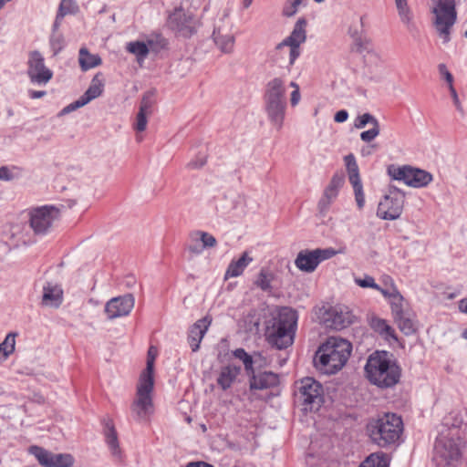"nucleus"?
Wrapping results in <instances>:
<instances>
[{
  "mask_svg": "<svg viewBox=\"0 0 467 467\" xmlns=\"http://www.w3.org/2000/svg\"><path fill=\"white\" fill-rule=\"evenodd\" d=\"M297 398L305 410H317L323 402V387L313 378L302 379L297 387Z\"/></svg>",
  "mask_w": 467,
  "mask_h": 467,
  "instance_id": "9d476101",
  "label": "nucleus"
},
{
  "mask_svg": "<svg viewBox=\"0 0 467 467\" xmlns=\"http://www.w3.org/2000/svg\"><path fill=\"white\" fill-rule=\"evenodd\" d=\"M342 183V179L339 177L334 176L331 179L329 184L324 191L322 198L318 202V210L321 213H326L327 212L331 203L337 197Z\"/></svg>",
  "mask_w": 467,
  "mask_h": 467,
  "instance_id": "bb28decb",
  "label": "nucleus"
},
{
  "mask_svg": "<svg viewBox=\"0 0 467 467\" xmlns=\"http://www.w3.org/2000/svg\"><path fill=\"white\" fill-rule=\"evenodd\" d=\"M377 149V145L373 144V145H369L366 148H363L361 150V154L362 155H368L370 154L373 150H375Z\"/></svg>",
  "mask_w": 467,
  "mask_h": 467,
  "instance_id": "bf43d9fd",
  "label": "nucleus"
},
{
  "mask_svg": "<svg viewBox=\"0 0 467 467\" xmlns=\"http://www.w3.org/2000/svg\"><path fill=\"white\" fill-rule=\"evenodd\" d=\"M462 337L467 339V328L462 332Z\"/></svg>",
  "mask_w": 467,
  "mask_h": 467,
  "instance_id": "338daca9",
  "label": "nucleus"
},
{
  "mask_svg": "<svg viewBox=\"0 0 467 467\" xmlns=\"http://www.w3.org/2000/svg\"><path fill=\"white\" fill-rule=\"evenodd\" d=\"M354 316L348 306H329L323 315L325 324L334 329H342L353 323Z\"/></svg>",
  "mask_w": 467,
  "mask_h": 467,
  "instance_id": "aec40b11",
  "label": "nucleus"
},
{
  "mask_svg": "<svg viewBox=\"0 0 467 467\" xmlns=\"http://www.w3.org/2000/svg\"><path fill=\"white\" fill-rule=\"evenodd\" d=\"M169 26L181 36L189 37L196 32L200 23L192 15L179 10L170 16Z\"/></svg>",
  "mask_w": 467,
  "mask_h": 467,
  "instance_id": "6ab92c4d",
  "label": "nucleus"
},
{
  "mask_svg": "<svg viewBox=\"0 0 467 467\" xmlns=\"http://www.w3.org/2000/svg\"><path fill=\"white\" fill-rule=\"evenodd\" d=\"M185 467H214L204 462H190Z\"/></svg>",
  "mask_w": 467,
  "mask_h": 467,
  "instance_id": "4d7b16f0",
  "label": "nucleus"
},
{
  "mask_svg": "<svg viewBox=\"0 0 467 467\" xmlns=\"http://www.w3.org/2000/svg\"><path fill=\"white\" fill-rule=\"evenodd\" d=\"M253 260L247 251H244L238 259H233L224 273V280L242 275Z\"/></svg>",
  "mask_w": 467,
  "mask_h": 467,
  "instance_id": "cd10ccee",
  "label": "nucleus"
},
{
  "mask_svg": "<svg viewBox=\"0 0 467 467\" xmlns=\"http://www.w3.org/2000/svg\"><path fill=\"white\" fill-rule=\"evenodd\" d=\"M387 279L389 280V286H386L385 288H383L379 285V289L376 290L379 291L385 298H388L389 300L397 294V292H399V290L393 279L390 276H387Z\"/></svg>",
  "mask_w": 467,
  "mask_h": 467,
  "instance_id": "c03bdc74",
  "label": "nucleus"
},
{
  "mask_svg": "<svg viewBox=\"0 0 467 467\" xmlns=\"http://www.w3.org/2000/svg\"><path fill=\"white\" fill-rule=\"evenodd\" d=\"M58 215L59 210L52 205L35 208L30 212V226L36 234H46Z\"/></svg>",
  "mask_w": 467,
  "mask_h": 467,
  "instance_id": "2eb2a0df",
  "label": "nucleus"
},
{
  "mask_svg": "<svg viewBox=\"0 0 467 467\" xmlns=\"http://www.w3.org/2000/svg\"><path fill=\"white\" fill-rule=\"evenodd\" d=\"M459 310L462 313L467 314V297L459 301Z\"/></svg>",
  "mask_w": 467,
  "mask_h": 467,
  "instance_id": "13d9d810",
  "label": "nucleus"
},
{
  "mask_svg": "<svg viewBox=\"0 0 467 467\" xmlns=\"http://www.w3.org/2000/svg\"><path fill=\"white\" fill-rule=\"evenodd\" d=\"M365 374L371 384L388 389L400 381L401 368L389 352L376 351L367 360Z\"/></svg>",
  "mask_w": 467,
  "mask_h": 467,
  "instance_id": "f03ea898",
  "label": "nucleus"
},
{
  "mask_svg": "<svg viewBox=\"0 0 467 467\" xmlns=\"http://www.w3.org/2000/svg\"><path fill=\"white\" fill-rule=\"evenodd\" d=\"M12 175L10 173V171L6 167L0 168V180H11Z\"/></svg>",
  "mask_w": 467,
  "mask_h": 467,
  "instance_id": "5fc2aeb1",
  "label": "nucleus"
},
{
  "mask_svg": "<svg viewBox=\"0 0 467 467\" xmlns=\"http://www.w3.org/2000/svg\"><path fill=\"white\" fill-rule=\"evenodd\" d=\"M240 372L241 368L234 365H227L223 367L217 377V384L223 390L230 389Z\"/></svg>",
  "mask_w": 467,
  "mask_h": 467,
  "instance_id": "c85d7f7f",
  "label": "nucleus"
},
{
  "mask_svg": "<svg viewBox=\"0 0 467 467\" xmlns=\"http://www.w3.org/2000/svg\"><path fill=\"white\" fill-rule=\"evenodd\" d=\"M348 111L345 109H342V110L337 111L335 114L334 120L336 122L342 123V122H345L348 119Z\"/></svg>",
  "mask_w": 467,
  "mask_h": 467,
  "instance_id": "864d4df0",
  "label": "nucleus"
},
{
  "mask_svg": "<svg viewBox=\"0 0 467 467\" xmlns=\"http://www.w3.org/2000/svg\"><path fill=\"white\" fill-rule=\"evenodd\" d=\"M137 140L140 142L142 140V137L141 136H137Z\"/></svg>",
  "mask_w": 467,
  "mask_h": 467,
  "instance_id": "774afa93",
  "label": "nucleus"
},
{
  "mask_svg": "<svg viewBox=\"0 0 467 467\" xmlns=\"http://www.w3.org/2000/svg\"><path fill=\"white\" fill-rule=\"evenodd\" d=\"M28 451L44 467H72L74 464V458L69 453H55L36 445L30 446Z\"/></svg>",
  "mask_w": 467,
  "mask_h": 467,
  "instance_id": "4468645a",
  "label": "nucleus"
},
{
  "mask_svg": "<svg viewBox=\"0 0 467 467\" xmlns=\"http://www.w3.org/2000/svg\"><path fill=\"white\" fill-rule=\"evenodd\" d=\"M439 71L440 73L444 77L445 80L447 81V83L449 84V88H450V90L451 91V93L456 96V91L453 88V77L452 75L449 72V70L447 69L446 66L443 65V64H441L439 66Z\"/></svg>",
  "mask_w": 467,
  "mask_h": 467,
  "instance_id": "8fccbe9b",
  "label": "nucleus"
},
{
  "mask_svg": "<svg viewBox=\"0 0 467 467\" xmlns=\"http://www.w3.org/2000/svg\"><path fill=\"white\" fill-rule=\"evenodd\" d=\"M359 467H389L388 457L383 452L371 453Z\"/></svg>",
  "mask_w": 467,
  "mask_h": 467,
  "instance_id": "e433bc0d",
  "label": "nucleus"
},
{
  "mask_svg": "<svg viewBox=\"0 0 467 467\" xmlns=\"http://www.w3.org/2000/svg\"><path fill=\"white\" fill-rule=\"evenodd\" d=\"M306 21L304 18L298 19L290 36L277 45V49L279 51H283L285 48L289 47L288 67L293 66L300 55V45L306 39Z\"/></svg>",
  "mask_w": 467,
  "mask_h": 467,
  "instance_id": "f8f14e48",
  "label": "nucleus"
},
{
  "mask_svg": "<svg viewBox=\"0 0 467 467\" xmlns=\"http://www.w3.org/2000/svg\"><path fill=\"white\" fill-rule=\"evenodd\" d=\"M395 4L401 21L404 23H409L411 19V16L407 0H395Z\"/></svg>",
  "mask_w": 467,
  "mask_h": 467,
  "instance_id": "a19ab883",
  "label": "nucleus"
},
{
  "mask_svg": "<svg viewBox=\"0 0 467 467\" xmlns=\"http://www.w3.org/2000/svg\"><path fill=\"white\" fill-rule=\"evenodd\" d=\"M380 131L379 123L372 125V128L360 133V139L365 142H370L379 136Z\"/></svg>",
  "mask_w": 467,
  "mask_h": 467,
  "instance_id": "49530a36",
  "label": "nucleus"
},
{
  "mask_svg": "<svg viewBox=\"0 0 467 467\" xmlns=\"http://www.w3.org/2000/svg\"><path fill=\"white\" fill-rule=\"evenodd\" d=\"M370 327L375 332L379 333L385 339L397 340L395 330L388 324L385 319L373 317L370 321Z\"/></svg>",
  "mask_w": 467,
  "mask_h": 467,
  "instance_id": "2f4dec72",
  "label": "nucleus"
},
{
  "mask_svg": "<svg viewBox=\"0 0 467 467\" xmlns=\"http://www.w3.org/2000/svg\"><path fill=\"white\" fill-rule=\"evenodd\" d=\"M106 441L113 453H117L119 449L118 435L113 421L110 420L105 425Z\"/></svg>",
  "mask_w": 467,
  "mask_h": 467,
  "instance_id": "4c0bfd02",
  "label": "nucleus"
},
{
  "mask_svg": "<svg viewBox=\"0 0 467 467\" xmlns=\"http://www.w3.org/2000/svg\"><path fill=\"white\" fill-rule=\"evenodd\" d=\"M289 86L294 88L290 95V104L292 107H296L301 99L300 88L298 84L294 81H292Z\"/></svg>",
  "mask_w": 467,
  "mask_h": 467,
  "instance_id": "3c124183",
  "label": "nucleus"
},
{
  "mask_svg": "<svg viewBox=\"0 0 467 467\" xmlns=\"http://www.w3.org/2000/svg\"><path fill=\"white\" fill-rule=\"evenodd\" d=\"M157 356L158 348L154 346H150L147 353L146 368L140 375V379L154 380V363Z\"/></svg>",
  "mask_w": 467,
  "mask_h": 467,
  "instance_id": "72a5a7b5",
  "label": "nucleus"
},
{
  "mask_svg": "<svg viewBox=\"0 0 467 467\" xmlns=\"http://www.w3.org/2000/svg\"><path fill=\"white\" fill-rule=\"evenodd\" d=\"M150 115L142 112H138L136 116V121L134 123V129L139 131H144L147 128L148 117Z\"/></svg>",
  "mask_w": 467,
  "mask_h": 467,
  "instance_id": "de8ad7c7",
  "label": "nucleus"
},
{
  "mask_svg": "<svg viewBox=\"0 0 467 467\" xmlns=\"http://www.w3.org/2000/svg\"><path fill=\"white\" fill-rule=\"evenodd\" d=\"M387 276L388 275L383 277V282L386 286H389V280L387 279Z\"/></svg>",
  "mask_w": 467,
  "mask_h": 467,
  "instance_id": "0e129e2a",
  "label": "nucleus"
},
{
  "mask_svg": "<svg viewBox=\"0 0 467 467\" xmlns=\"http://www.w3.org/2000/svg\"><path fill=\"white\" fill-rule=\"evenodd\" d=\"M78 62L81 69L87 71L101 65L102 60L99 55L91 54L86 47H81L79 50Z\"/></svg>",
  "mask_w": 467,
  "mask_h": 467,
  "instance_id": "7c9ffc66",
  "label": "nucleus"
},
{
  "mask_svg": "<svg viewBox=\"0 0 467 467\" xmlns=\"http://www.w3.org/2000/svg\"><path fill=\"white\" fill-rule=\"evenodd\" d=\"M30 99H40L46 95V91L29 90Z\"/></svg>",
  "mask_w": 467,
  "mask_h": 467,
  "instance_id": "6e6d98bb",
  "label": "nucleus"
},
{
  "mask_svg": "<svg viewBox=\"0 0 467 467\" xmlns=\"http://www.w3.org/2000/svg\"><path fill=\"white\" fill-rule=\"evenodd\" d=\"M367 431L373 443L385 448L395 444L400 440L403 432V421L395 413H384L369 420Z\"/></svg>",
  "mask_w": 467,
  "mask_h": 467,
  "instance_id": "7ed1b4c3",
  "label": "nucleus"
},
{
  "mask_svg": "<svg viewBox=\"0 0 467 467\" xmlns=\"http://www.w3.org/2000/svg\"><path fill=\"white\" fill-rule=\"evenodd\" d=\"M104 89L103 79L99 74L94 76L87 91L76 101L63 109V113H69L88 104L92 99L99 97Z\"/></svg>",
  "mask_w": 467,
  "mask_h": 467,
  "instance_id": "4be33fe9",
  "label": "nucleus"
},
{
  "mask_svg": "<svg viewBox=\"0 0 467 467\" xmlns=\"http://www.w3.org/2000/svg\"><path fill=\"white\" fill-rule=\"evenodd\" d=\"M279 383L278 376L273 372H262L254 375L250 387L254 389H265L276 386Z\"/></svg>",
  "mask_w": 467,
  "mask_h": 467,
  "instance_id": "c756f323",
  "label": "nucleus"
},
{
  "mask_svg": "<svg viewBox=\"0 0 467 467\" xmlns=\"http://www.w3.org/2000/svg\"><path fill=\"white\" fill-rule=\"evenodd\" d=\"M352 351L349 341L337 337H328L317 350L314 363L325 374H335L348 362Z\"/></svg>",
  "mask_w": 467,
  "mask_h": 467,
  "instance_id": "f257e3e1",
  "label": "nucleus"
},
{
  "mask_svg": "<svg viewBox=\"0 0 467 467\" xmlns=\"http://www.w3.org/2000/svg\"><path fill=\"white\" fill-rule=\"evenodd\" d=\"M349 183L353 187L355 200L359 210L365 205V194L359 175V168L355 156L350 153L344 158Z\"/></svg>",
  "mask_w": 467,
  "mask_h": 467,
  "instance_id": "f3484780",
  "label": "nucleus"
},
{
  "mask_svg": "<svg viewBox=\"0 0 467 467\" xmlns=\"http://www.w3.org/2000/svg\"><path fill=\"white\" fill-rule=\"evenodd\" d=\"M265 108L271 124L277 130L283 126L285 109V85L281 78H274L265 85Z\"/></svg>",
  "mask_w": 467,
  "mask_h": 467,
  "instance_id": "39448f33",
  "label": "nucleus"
},
{
  "mask_svg": "<svg viewBox=\"0 0 467 467\" xmlns=\"http://www.w3.org/2000/svg\"><path fill=\"white\" fill-rule=\"evenodd\" d=\"M337 252L333 248L302 250L298 253L295 265L301 271L311 273L316 270L317 265L325 260L335 256Z\"/></svg>",
  "mask_w": 467,
  "mask_h": 467,
  "instance_id": "ddd939ff",
  "label": "nucleus"
},
{
  "mask_svg": "<svg viewBox=\"0 0 467 467\" xmlns=\"http://www.w3.org/2000/svg\"><path fill=\"white\" fill-rule=\"evenodd\" d=\"M297 315L291 308H282L273 324L266 329V339L278 349L286 348L294 342Z\"/></svg>",
  "mask_w": 467,
  "mask_h": 467,
  "instance_id": "20e7f679",
  "label": "nucleus"
},
{
  "mask_svg": "<svg viewBox=\"0 0 467 467\" xmlns=\"http://www.w3.org/2000/svg\"><path fill=\"white\" fill-rule=\"evenodd\" d=\"M432 460L437 467H460L462 453L458 433L453 430L441 432L433 448Z\"/></svg>",
  "mask_w": 467,
  "mask_h": 467,
  "instance_id": "423d86ee",
  "label": "nucleus"
},
{
  "mask_svg": "<svg viewBox=\"0 0 467 467\" xmlns=\"http://www.w3.org/2000/svg\"><path fill=\"white\" fill-rule=\"evenodd\" d=\"M297 11L298 6L302 4V0H289Z\"/></svg>",
  "mask_w": 467,
  "mask_h": 467,
  "instance_id": "680f3d73",
  "label": "nucleus"
},
{
  "mask_svg": "<svg viewBox=\"0 0 467 467\" xmlns=\"http://www.w3.org/2000/svg\"><path fill=\"white\" fill-rule=\"evenodd\" d=\"M253 0H244L243 5L244 8H248L252 5Z\"/></svg>",
  "mask_w": 467,
  "mask_h": 467,
  "instance_id": "e2e57ef3",
  "label": "nucleus"
},
{
  "mask_svg": "<svg viewBox=\"0 0 467 467\" xmlns=\"http://www.w3.org/2000/svg\"><path fill=\"white\" fill-rule=\"evenodd\" d=\"M233 354L236 358L243 361L244 368L247 371V373L254 372L253 358L244 348H237L233 352Z\"/></svg>",
  "mask_w": 467,
  "mask_h": 467,
  "instance_id": "ea45409f",
  "label": "nucleus"
},
{
  "mask_svg": "<svg viewBox=\"0 0 467 467\" xmlns=\"http://www.w3.org/2000/svg\"><path fill=\"white\" fill-rule=\"evenodd\" d=\"M212 318L209 316L204 317L202 319L196 321L191 327L188 335V342L193 352L197 351L200 348V344L207 332Z\"/></svg>",
  "mask_w": 467,
  "mask_h": 467,
  "instance_id": "393cba45",
  "label": "nucleus"
},
{
  "mask_svg": "<svg viewBox=\"0 0 467 467\" xmlns=\"http://www.w3.org/2000/svg\"><path fill=\"white\" fill-rule=\"evenodd\" d=\"M5 3H6L5 0H0V10L3 8V6L5 5Z\"/></svg>",
  "mask_w": 467,
  "mask_h": 467,
  "instance_id": "69168bd1",
  "label": "nucleus"
},
{
  "mask_svg": "<svg viewBox=\"0 0 467 467\" xmlns=\"http://www.w3.org/2000/svg\"><path fill=\"white\" fill-rule=\"evenodd\" d=\"M378 122L379 120L374 116L369 113H364L357 117L354 122V126L357 129H363L369 123L376 125Z\"/></svg>",
  "mask_w": 467,
  "mask_h": 467,
  "instance_id": "79ce46f5",
  "label": "nucleus"
},
{
  "mask_svg": "<svg viewBox=\"0 0 467 467\" xmlns=\"http://www.w3.org/2000/svg\"><path fill=\"white\" fill-rule=\"evenodd\" d=\"M135 305L132 295L127 294L109 300L104 308L107 317L110 320L127 317L130 314Z\"/></svg>",
  "mask_w": 467,
  "mask_h": 467,
  "instance_id": "a211bd4d",
  "label": "nucleus"
},
{
  "mask_svg": "<svg viewBox=\"0 0 467 467\" xmlns=\"http://www.w3.org/2000/svg\"><path fill=\"white\" fill-rule=\"evenodd\" d=\"M27 75L32 83L47 84L53 77L52 71L45 66L44 57L38 51L29 54Z\"/></svg>",
  "mask_w": 467,
  "mask_h": 467,
  "instance_id": "dca6fc26",
  "label": "nucleus"
},
{
  "mask_svg": "<svg viewBox=\"0 0 467 467\" xmlns=\"http://www.w3.org/2000/svg\"><path fill=\"white\" fill-rule=\"evenodd\" d=\"M154 380L139 378L136 395L130 405V410L138 421H147L154 413L153 403Z\"/></svg>",
  "mask_w": 467,
  "mask_h": 467,
  "instance_id": "0eeeda50",
  "label": "nucleus"
},
{
  "mask_svg": "<svg viewBox=\"0 0 467 467\" xmlns=\"http://www.w3.org/2000/svg\"><path fill=\"white\" fill-rule=\"evenodd\" d=\"M434 25L443 43L450 41L451 30L456 22L454 0H433Z\"/></svg>",
  "mask_w": 467,
  "mask_h": 467,
  "instance_id": "6e6552de",
  "label": "nucleus"
},
{
  "mask_svg": "<svg viewBox=\"0 0 467 467\" xmlns=\"http://www.w3.org/2000/svg\"><path fill=\"white\" fill-rule=\"evenodd\" d=\"M355 283L362 288H373L379 289V285L375 282V279L370 275H365L363 278L355 277Z\"/></svg>",
  "mask_w": 467,
  "mask_h": 467,
  "instance_id": "a18cd8bd",
  "label": "nucleus"
},
{
  "mask_svg": "<svg viewBox=\"0 0 467 467\" xmlns=\"http://www.w3.org/2000/svg\"><path fill=\"white\" fill-rule=\"evenodd\" d=\"M17 333L10 332L6 335L4 341L0 344V361L5 360L16 348V337Z\"/></svg>",
  "mask_w": 467,
  "mask_h": 467,
  "instance_id": "f704fd0d",
  "label": "nucleus"
},
{
  "mask_svg": "<svg viewBox=\"0 0 467 467\" xmlns=\"http://www.w3.org/2000/svg\"><path fill=\"white\" fill-rule=\"evenodd\" d=\"M78 12V6L74 0H62L54 23L57 29L60 26L62 19L67 15H75Z\"/></svg>",
  "mask_w": 467,
  "mask_h": 467,
  "instance_id": "473e14b6",
  "label": "nucleus"
},
{
  "mask_svg": "<svg viewBox=\"0 0 467 467\" xmlns=\"http://www.w3.org/2000/svg\"><path fill=\"white\" fill-rule=\"evenodd\" d=\"M297 11L296 10L295 6L292 5V3L288 0L285 5L283 9V14L285 16H294Z\"/></svg>",
  "mask_w": 467,
  "mask_h": 467,
  "instance_id": "603ef678",
  "label": "nucleus"
},
{
  "mask_svg": "<svg viewBox=\"0 0 467 467\" xmlns=\"http://www.w3.org/2000/svg\"><path fill=\"white\" fill-rule=\"evenodd\" d=\"M155 41L148 39L147 43L141 41H133L127 44L126 49L128 52L136 56L138 62L143 61L150 53V47H153ZM156 43L163 47L166 45V40L161 36H156Z\"/></svg>",
  "mask_w": 467,
  "mask_h": 467,
  "instance_id": "a878e982",
  "label": "nucleus"
},
{
  "mask_svg": "<svg viewBox=\"0 0 467 467\" xmlns=\"http://www.w3.org/2000/svg\"><path fill=\"white\" fill-rule=\"evenodd\" d=\"M404 202V192L396 187H391L379 202L377 215L384 220H396L402 213Z\"/></svg>",
  "mask_w": 467,
  "mask_h": 467,
  "instance_id": "9b49d317",
  "label": "nucleus"
},
{
  "mask_svg": "<svg viewBox=\"0 0 467 467\" xmlns=\"http://www.w3.org/2000/svg\"><path fill=\"white\" fill-rule=\"evenodd\" d=\"M388 174L393 180L403 181L405 184L414 188L425 187L432 181V175L430 172L409 165H389Z\"/></svg>",
  "mask_w": 467,
  "mask_h": 467,
  "instance_id": "1a4fd4ad",
  "label": "nucleus"
},
{
  "mask_svg": "<svg viewBox=\"0 0 467 467\" xmlns=\"http://www.w3.org/2000/svg\"><path fill=\"white\" fill-rule=\"evenodd\" d=\"M152 106H153V101L151 99L150 95L146 94L143 96V98L140 101L139 112L151 115L152 114Z\"/></svg>",
  "mask_w": 467,
  "mask_h": 467,
  "instance_id": "09e8293b",
  "label": "nucleus"
},
{
  "mask_svg": "<svg viewBox=\"0 0 467 467\" xmlns=\"http://www.w3.org/2000/svg\"><path fill=\"white\" fill-rule=\"evenodd\" d=\"M276 52H277V56L280 57V58H284L285 56H288V52H289V47H286L285 48L283 51H279L277 48H276Z\"/></svg>",
  "mask_w": 467,
  "mask_h": 467,
  "instance_id": "052dcab7",
  "label": "nucleus"
},
{
  "mask_svg": "<svg viewBox=\"0 0 467 467\" xmlns=\"http://www.w3.org/2000/svg\"><path fill=\"white\" fill-rule=\"evenodd\" d=\"M394 319L400 331L409 336L416 332V325L412 318L406 317L404 312L394 317Z\"/></svg>",
  "mask_w": 467,
  "mask_h": 467,
  "instance_id": "c9c22d12",
  "label": "nucleus"
},
{
  "mask_svg": "<svg viewBox=\"0 0 467 467\" xmlns=\"http://www.w3.org/2000/svg\"><path fill=\"white\" fill-rule=\"evenodd\" d=\"M403 300L404 298L400 292H397V294L389 299L393 317L403 313Z\"/></svg>",
  "mask_w": 467,
  "mask_h": 467,
  "instance_id": "37998d69",
  "label": "nucleus"
},
{
  "mask_svg": "<svg viewBox=\"0 0 467 467\" xmlns=\"http://www.w3.org/2000/svg\"><path fill=\"white\" fill-rule=\"evenodd\" d=\"M216 245L217 241L215 237L207 232L197 230L189 234L187 249L192 254H201L204 249L213 248Z\"/></svg>",
  "mask_w": 467,
  "mask_h": 467,
  "instance_id": "5701e85b",
  "label": "nucleus"
},
{
  "mask_svg": "<svg viewBox=\"0 0 467 467\" xmlns=\"http://www.w3.org/2000/svg\"><path fill=\"white\" fill-rule=\"evenodd\" d=\"M213 36L215 45L222 52H233L235 39L232 33V23L227 16H224L221 24L215 26Z\"/></svg>",
  "mask_w": 467,
  "mask_h": 467,
  "instance_id": "412c9836",
  "label": "nucleus"
},
{
  "mask_svg": "<svg viewBox=\"0 0 467 467\" xmlns=\"http://www.w3.org/2000/svg\"><path fill=\"white\" fill-rule=\"evenodd\" d=\"M64 300V291L58 284L47 283L43 286L41 305L58 308Z\"/></svg>",
  "mask_w": 467,
  "mask_h": 467,
  "instance_id": "b1692460",
  "label": "nucleus"
},
{
  "mask_svg": "<svg viewBox=\"0 0 467 467\" xmlns=\"http://www.w3.org/2000/svg\"><path fill=\"white\" fill-rule=\"evenodd\" d=\"M274 280L273 273L266 268H262L257 275L254 285L263 291H269L272 288V281Z\"/></svg>",
  "mask_w": 467,
  "mask_h": 467,
  "instance_id": "58836bf2",
  "label": "nucleus"
}]
</instances>
